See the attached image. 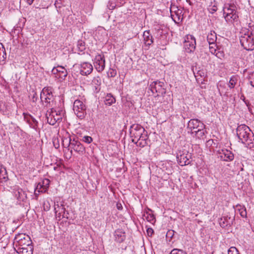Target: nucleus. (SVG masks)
Listing matches in <instances>:
<instances>
[{"mask_svg":"<svg viewBox=\"0 0 254 254\" xmlns=\"http://www.w3.org/2000/svg\"><path fill=\"white\" fill-rule=\"evenodd\" d=\"M205 125L198 119H193L190 120L188 123L187 128L189 129L188 132L197 130L198 128H204Z\"/></svg>","mask_w":254,"mask_h":254,"instance_id":"nucleus-9","label":"nucleus"},{"mask_svg":"<svg viewBox=\"0 0 254 254\" xmlns=\"http://www.w3.org/2000/svg\"><path fill=\"white\" fill-rule=\"evenodd\" d=\"M73 110L75 114L80 119H83L86 114L85 105L79 100H76L74 102Z\"/></svg>","mask_w":254,"mask_h":254,"instance_id":"nucleus-5","label":"nucleus"},{"mask_svg":"<svg viewBox=\"0 0 254 254\" xmlns=\"http://www.w3.org/2000/svg\"><path fill=\"white\" fill-rule=\"evenodd\" d=\"M251 129L245 125H241L238 126L236 131L237 135L243 143L247 142L250 135Z\"/></svg>","mask_w":254,"mask_h":254,"instance_id":"nucleus-4","label":"nucleus"},{"mask_svg":"<svg viewBox=\"0 0 254 254\" xmlns=\"http://www.w3.org/2000/svg\"><path fill=\"white\" fill-rule=\"evenodd\" d=\"M94 65L95 69L99 72H102L105 67V60L103 55L98 54L96 56Z\"/></svg>","mask_w":254,"mask_h":254,"instance_id":"nucleus-12","label":"nucleus"},{"mask_svg":"<svg viewBox=\"0 0 254 254\" xmlns=\"http://www.w3.org/2000/svg\"><path fill=\"white\" fill-rule=\"evenodd\" d=\"M149 88L153 94L158 93L157 96L160 94L163 95L166 93L164 83L158 80L152 82L150 84Z\"/></svg>","mask_w":254,"mask_h":254,"instance_id":"nucleus-8","label":"nucleus"},{"mask_svg":"<svg viewBox=\"0 0 254 254\" xmlns=\"http://www.w3.org/2000/svg\"><path fill=\"white\" fill-rule=\"evenodd\" d=\"M241 46L247 51H252L254 49V38L252 32L243 34L240 37Z\"/></svg>","mask_w":254,"mask_h":254,"instance_id":"nucleus-2","label":"nucleus"},{"mask_svg":"<svg viewBox=\"0 0 254 254\" xmlns=\"http://www.w3.org/2000/svg\"><path fill=\"white\" fill-rule=\"evenodd\" d=\"M23 115L24 116V118L26 119V117L25 116H26V114L24 113H23Z\"/></svg>","mask_w":254,"mask_h":254,"instance_id":"nucleus-62","label":"nucleus"},{"mask_svg":"<svg viewBox=\"0 0 254 254\" xmlns=\"http://www.w3.org/2000/svg\"><path fill=\"white\" fill-rule=\"evenodd\" d=\"M62 216L63 218H66V219H69V213L67 211H65V212H64V214H63Z\"/></svg>","mask_w":254,"mask_h":254,"instance_id":"nucleus-52","label":"nucleus"},{"mask_svg":"<svg viewBox=\"0 0 254 254\" xmlns=\"http://www.w3.org/2000/svg\"><path fill=\"white\" fill-rule=\"evenodd\" d=\"M8 179V176L6 169L2 166H0V182H6Z\"/></svg>","mask_w":254,"mask_h":254,"instance_id":"nucleus-26","label":"nucleus"},{"mask_svg":"<svg viewBox=\"0 0 254 254\" xmlns=\"http://www.w3.org/2000/svg\"><path fill=\"white\" fill-rule=\"evenodd\" d=\"M28 235H25L24 234H18L16 235L14 238V245L15 246L17 244L19 243L20 241L24 239Z\"/></svg>","mask_w":254,"mask_h":254,"instance_id":"nucleus-34","label":"nucleus"},{"mask_svg":"<svg viewBox=\"0 0 254 254\" xmlns=\"http://www.w3.org/2000/svg\"><path fill=\"white\" fill-rule=\"evenodd\" d=\"M184 48L187 53H191L196 48V40L195 37L191 35L186 36L184 40Z\"/></svg>","mask_w":254,"mask_h":254,"instance_id":"nucleus-6","label":"nucleus"},{"mask_svg":"<svg viewBox=\"0 0 254 254\" xmlns=\"http://www.w3.org/2000/svg\"><path fill=\"white\" fill-rule=\"evenodd\" d=\"M32 242L30 238L28 236L26 237L22 241H20L19 243L17 244L15 246L17 247L18 246L25 245L26 247L33 246L32 245Z\"/></svg>","mask_w":254,"mask_h":254,"instance_id":"nucleus-30","label":"nucleus"},{"mask_svg":"<svg viewBox=\"0 0 254 254\" xmlns=\"http://www.w3.org/2000/svg\"><path fill=\"white\" fill-rule=\"evenodd\" d=\"M14 250L18 254H33V246L27 247L26 248L24 247L14 248Z\"/></svg>","mask_w":254,"mask_h":254,"instance_id":"nucleus-18","label":"nucleus"},{"mask_svg":"<svg viewBox=\"0 0 254 254\" xmlns=\"http://www.w3.org/2000/svg\"><path fill=\"white\" fill-rule=\"evenodd\" d=\"M251 86L254 87V71L248 73L247 77Z\"/></svg>","mask_w":254,"mask_h":254,"instance_id":"nucleus-38","label":"nucleus"},{"mask_svg":"<svg viewBox=\"0 0 254 254\" xmlns=\"http://www.w3.org/2000/svg\"><path fill=\"white\" fill-rule=\"evenodd\" d=\"M115 102L116 99L111 93H108L105 97L104 102L106 105L111 106Z\"/></svg>","mask_w":254,"mask_h":254,"instance_id":"nucleus-25","label":"nucleus"},{"mask_svg":"<svg viewBox=\"0 0 254 254\" xmlns=\"http://www.w3.org/2000/svg\"><path fill=\"white\" fill-rule=\"evenodd\" d=\"M193 73L196 80H198V77H202L206 76V72L203 69L197 70L196 73L193 71Z\"/></svg>","mask_w":254,"mask_h":254,"instance_id":"nucleus-36","label":"nucleus"},{"mask_svg":"<svg viewBox=\"0 0 254 254\" xmlns=\"http://www.w3.org/2000/svg\"><path fill=\"white\" fill-rule=\"evenodd\" d=\"M35 190L37 191L38 192V190H43V187L41 185V183H39L37 184L36 187L35 188Z\"/></svg>","mask_w":254,"mask_h":254,"instance_id":"nucleus-50","label":"nucleus"},{"mask_svg":"<svg viewBox=\"0 0 254 254\" xmlns=\"http://www.w3.org/2000/svg\"><path fill=\"white\" fill-rule=\"evenodd\" d=\"M237 80V79L236 76H232L229 80V87L231 88H233L236 84Z\"/></svg>","mask_w":254,"mask_h":254,"instance_id":"nucleus-39","label":"nucleus"},{"mask_svg":"<svg viewBox=\"0 0 254 254\" xmlns=\"http://www.w3.org/2000/svg\"><path fill=\"white\" fill-rule=\"evenodd\" d=\"M78 49L80 51H83L85 49V42L82 41H78L77 45Z\"/></svg>","mask_w":254,"mask_h":254,"instance_id":"nucleus-41","label":"nucleus"},{"mask_svg":"<svg viewBox=\"0 0 254 254\" xmlns=\"http://www.w3.org/2000/svg\"><path fill=\"white\" fill-rule=\"evenodd\" d=\"M39 193L40 192H38L37 191H36V190H35V191H34V195H35V197H36V199H37V197H38V196L39 195Z\"/></svg>","mask_w":254,"mask_h":254,"instance_id":"nucleus-56","label":"nucleus"},{"mask_svg":"<svg viewBox=\"0 0 254 254\" xmlns=\"http://www.w3.org/2000/svg\"><path fill=\"white\" fill-rule=\"evenodd\" d=\"M15 196L20 201H24L27 198V194L22 189H18L15 192Z\"/></svg>","mask_w":254,"mask_h":254,"instance_id":"nucleus-22","label":"nucleus"},{"mask_svg":"<svg viewBox=\"0 0 254 254\" xmlns=\"http://www.w3.org/2000/svg\"><path fill=\"white\" fill-rule=\"evenodd\" d=\"M29 98H30V101L34 103H36L38 100V95L37 93L34 91L32 90L30 93Z\"/></svg>","mask_w":254,"mask_h":254,"instance_id":"nucleus-35","label":"nucleus"},{"mask_svg":"<svg viewBox=\"0 0 254 254\" xmlns=\"http://www.w3.org/2000/svg\"><path fill=\"white\" fill-rule=\"evenodd\" d=\"M110 7L109 8L111 9H113L114 8H115V6L114 5H110Z\"/></svg>","mask_w":254,"mask_h":254,"instance_id":"nucleus-60","label":"nucleus"},{"mask_svg":"<svg viewBox=\"0 0 254 254\" xmlns=\"http://www.w3.org/2000/svg\"><path fill=\"white\" fill-rule=\"evenodd\" d=\"M114 240L119 243L123 242L126 239L125 232L122 229H117L114 233Z\"/></svg>","mask_w":254,"mask_h":254,"instance_id":"nucleus-17","label":"nucleus"},{"mask_svg":"<svg viewBox=\"0 0 254 254\" xmlns=\"http://www.w3.org/2000/svg\"><path fill=\"white\" fill-rule=\"evenodd\" d=\"M187 2L189 3L190 5H192V3L190 1V0H186Z\"/></svg>","mask_w":254,"mask_h":254,"instance_id":"nucleus-59","label":"nucleus"},{"mask_svg":"<svg viewBox=\"0 0 254 254\" xmlns=\"http://www.w3.org/2000/svg\"><path fill=\"white\" fill-rule=\"evenodd\" d=\"M29 118L26 119L27 122L29 124L30 127L36 129L38 127V122L30 115H29Z\"/></svg>","mask_w":254,"mask_h":254,"instance_id":"nucleus-27","label":"nucleus"},{"mask_svg":"<svg viewBox=\"0 0 254 254\" xmlns=\"http://www.w3.org/2000/svg\"><path fill=\"white\" fill-rule=\"evenodd\" d=\"M206 133L205 127L204 128H198L197 130H193V131L190 132L191 135L194 134V136L198 138H203Z\"/></svg>","mask_w":254,"mask_h":254,"instance_id":"nucleus-23","label":"nucleus"},{"mask_svg":"<svg viewBox=\"0 0 254 254\" xmlns=\"http://www.w3.org/2000/svg\"><path fill=\"white\" fill-rule=\"evenodd\" d=\"M215 55L217 58L220 59L224 58L225 55L224 52L222 51H220L219 49H217Z\"/></svg>","mask_w":254,"mask_h":254,"instance_id":"nucleus-44","label":"nucleus"},{"mask_svg":"<svg viewBox=\"0 0 254 254\" xmlns=\"http://www.w3.org/2000/svg\"><path fill=\"white\" fill-rule=\"evenodd\" d=\"M59 68V78L62 79H64L67 74V72L64 67L62 66H59L58 67Z\"/></svg>","mask_w":254,"mask_h":254,"instance_id":"nucleus-32","label":"nucleus"},{"mask_svg":"<svg viewBox=\"0 0 254 254\" xmlns=\"http://www.w3.org/2000/svg\"><path fill=\"white\" fill-rule=\"evenodd\" d=\"M219 153L221 159L224 161L230 162L234 158L233 153L227 149H222L221 151H219Z\"/></svg>","mask_w":254,"mask_h":254,"instance_id":"nucleus-16","label":"nucleus"},{"mask_svg":"<svg viewBox=\"0 0 254 254\" xmlns=\"http://www.w3.org/2000/svg\"><path fill=\"white\" fill-rule=\"evenodd\" d=\"M92 65L88 62H83L80 64V73L82 75H88L93 71Z\"/></svg>","mask_w":254,"mask_h":254,"instance_id":"nucleus-15","label":"nucleus"},{"mask_svg":"<svg viewBox=\"0 0 254 254\" xmlns=\"http://www.w3.org/2000/svg\"><path fill=\"white\" fill-rule=\"evenodd\" d=\"M217 40L216 33L214 31H210L207 36V41L209 45H212L216 46L215 42Z\"/></svg>","mask_w":254,"mask_h":254,"instance_id":"nucleus-20","label":"nucleus"},{"mask_svg":"<svg viewBox=\"0 0 254 254\" xmlns=\"http://www.w3.org/2000/svg\"><path fill=\"white\" fill-rule=\"evenodd\" d=\"M116 207H117V208L119 210H121L123 209L122 205L121 203H120V202H117V203L116 204Z\"/></svg>","mask_w":254,"mask_h":254,"instance_id":"nucleus-51","label":"nucleus"},{"mask_svg":"<svg viewBox=\"0 0 254 254\" xmlns=\"http://www.w3.org/2000/svg\"><path fill=\"white\" fill-rule=\"evenodd\" d=\"M147 235L149 237H151L154 233V230L151 228H148L146 231Z\"/></svg>","mask_w":254,"mask_h":254,"instance_id":"nucleus-49","label":"nucleus"},{"mask_svg":"<svg viewBox=\"0 0 254 254\" xmlns=\"http://www.w3.org/2000/svg\"><path fill=\"white\" fill-rule=\"evenodd\" d=\"M34 0H26L27 3L29 4V5H31L32 4V3L33 2Z\"/></svg>","mask_w":254,"mask_h":254,"instance_id":"nucleus-54","label":"nucleus"},{"mask_svg":"<svg viewBox=\"0 0 254 254\" xmlns=\"http://www.w3.org/2000/svg\"><path fill=\"white\" fill-rule=\"evenodd\" d=\"M208 9L210 13H213L217 11V6L214 5L213 6H210Z\"/></svg>","mask_w":254,"mask_h":254,"instance_id":"nucleus-48","label":"nucleus"},{"mask_svg":"<svg viewBox=\"0 0 254 254\" xmlns=\"http://www.w3.org/2000/svg\"><path fill=\"white\" fill-rule=\"evenodd\" d=\"M117 75V70L116 69L110 68L107 72V75L109 77H114Z\"/></svg>","mask_w":254,"mask_h":254,"instance_id":"nucleus-40","label":"nucleus"},{"mask_svg":"<svg viewBox=\"0 0 254 254\" xmlns=\"http://www.w3.org/2000/svg\"><path fill=\"white\" fill-rule=\"evenodd\" d=\"M50 180L48 179H44L41 183L43 187V190H38V192H45L49 188L50 185Z\"/></svg>","mask_w":254,"mask_h":254,"instance_id":"nucleus-31","label":"nucleus"},{"mask_svg":"<svg viewBox=\"0 0 254 254\" xmlns=\"http://www.w3.org/2000/svg\"><path fill=\"white\" fill-rule=\"evenodd\" d=\"M210 141H211V142H213V140H209L208 141V142H210Z\"/></svg>","mask_w":254,"mask_h":254,"instance_id":"nucleus-63","label":"nucleus"},{"mask_svg":"<svg viewBox=\"0 0 254 254\" xmlns=\"http://www.w3.org/2000/svg\"><path fill=\"white\" fill-rule=\"evenodd\" d=\"M92 84L95 85V89H97L101 84L100 78L99 76L94 77L92 81Z\"/></svg>","mask_w":254,"mask_h":254,"instance_id":"nucleus-37","label":"nucleus"},{"mask_svg":"<svg viewBox=\"0 0 254 254\" xmlns=\"http://www.w3.org/2000/svg\"><path fill=\"white\" fill-rule=\"evenodd\" d=\"M233 219H231L230 217L224 216L219 219V223L221 227L225 228L228 225H230Z\"/></svg>","mask_w":254,"mask_h":254,"instance_id":"nucleus-21","label":"nucleus"},{"mask_svg":"<svg viewBox=\"0 0 254 254\" xmlns=\"http://www.w3.org/2000/svg\"><path fill=\"white\" fill-rule=\"evenodd\" d=\"M52 72L54 74H59V68H56L55 67H54L52 70Z\"/></svg>","mask_w":254,"mask_h":254,"instance_id":"nucleus-53","label":"nucleus"},{"mask_svg":"<svg viewBox=\"0 0 254 254\" xmlns=\"http://www.w3.org/2000/svg\"><path fill=\"white\" fill-rule=\"evenodd\" d=\"M223 14L226 21L232 22L237 19L238 15L234 4H226L223 8Z\"/></svg>","mask_w":254,"mask_h":254,"instance_id":"nucleus-3","label":"nucleus"},{"mask_svg":"<svg viewBox=\"0 0 254 254\" xmlns=\"http://www.w3.org/2000/svg\"><path fill=\"white\" fill-rule=\"evenodd\" d=\"M170 12L173 19V16H174L173 13H174L178 17L179 19L180 17L182 15V10L179 9L178 7L174 4L171 5L170 7Z\"/></svg>","mask_w":254,"mask_h":254,"instance_id":"nucleus-24","label":"nucleus"},{"mask_svg":"<svg viewBox=\"0 0 254 254\" xmlns=\"http://www.w3.org/2000/svg\"><path fill=\"white\" fill-rule=\"evenodd\" d=\"M55 211L56 215L61 216L62 215L64 212H65V208L64 206L61 204L60 206L59 204L55 205Z\"/></svg>","mask_w":254,"mask_h":254,"instance_id":"nucleus-29","label":"nucleus"},{"mask_svg":"<svg viewBox=\"0 0 254 254\" xmlns=\"http://www.w3.org/2000/svg\"><path fill=\"white\" fill-rule=\"evenodd\" d=\"M173 231H169L167 234V236H168V235H170V234H171Z\"/></svg>","mask_w":254,"mask_h":254,"instance_id":"nucleus-61","label":"nucleus"},{"mask_svg":"<svg viewBox=\"0 0 254 254\" xmlns=\"http://www.w3.org/2000/svg\"><path fill=\"white\" fill-rule=\"evenodd\" d=\"M143 37L145 45L149 46L153 43V37L150 34L149 30L144 31Z\"/></svg>","mask_w":254,"mask_h":254,"instance_id":"nucleus-19","label":"nucleus"},{"mask_svg":"<svg viewBox=\"0 0 254 254\" xmlns=\"http://www.w3.org/2000/svg\"><path fill=\"white\" fill-rule=\"evenodd\" d=\"M82 141L87 143H90L92 141V138L89 136H84L82 138Z\"/></svg>","mask_w":254,"mask_h":254,"instance_id":"nucleus-46","label":"nucleus"},{"mask_svg":"<svg viewBox=\"0 0 254 254\" xmlns=\"http://www.w3.org/2000/svg\"><path fill=\"white\" fill-rule=\"evenodd\" d=\"M228 254H239L238 251L235 247H231L228 251Z\"/></svg>","mask_w":254,"mask_h":254,"instance_id":"nucleus-45","label":"nucleus"},{"mask_svg":"<svg viewBox=\"0 0 254 254\" xmlns=\"http://www.w3.org/2000/svg\"><path fill=\"white\" fill-rule=\"evenodd\" d=\"M144 218L149 222L151 224H154L156 222L155 217L154 214L149 213L148 212H146L143 214Z\"/></svg>","mask_w":254,"mask_h":254,"instance_id":"nucleus-28","label":"nucleus"},{"mask_svg":"<svg viewBox=\"0 0 254 254\" xmlns=\"http://www.w3.org/2000/svg\"><path fill=\"white\" fill-rule=\"evenodd\" d=\"M68 147H70L80 154H83L85 152V147L78 140L75 139L71 140V139L69 138Z\"/></svg>","mask_w":254,"mask_h":254,"instance_id":"nucleus-11","label":"nucleus"},{"mask_svg":"<svg viewBox=\"0 0 254 254\" xmlns=\"http://www.w3.org/2000/svg\"><path fill=\"white\" fill-rule=\"evenodd\" d=\"M191 154L188 151L183 152L177 156V160L181 166H185L190 163Z\"/></svg>","mask_w":254,"mask_h":254,"instance_id":"nucleus-10","label":"nucleus"},{"mask_svg":"<svg viewBox=\"0 0 254 254\" xmlns=\"http://www.w3.org/2000/svg\"><path fill=\"white\" fill-rule=\"evenodd\" d=\"M3 49H5V48L2 43H0V51L3 50Z\"/></svg>","mask_w":254,"mask_h":254,"instance_id":"nucleus-57","label":"nucleus"},{"mask_svg":"<svg viewBox=\"0 0 254 254\" xmlns=\"http://www.w3.org/2000/svg\"><path fill=\"white\" fill-rule=\"evenodd\" d=\"M19 247H24V248H26L27 247L25 245H22V246H17V247H16L15 246L14 248H16V249H17V248H19Z\"/></svg>","mask_w":254,"mask_h":254,"instance_id":"nucleus-58","label":"nucleus"},{"mask_svg":"<svg viewBox=\"0 0 254 254\" xmlns=\"http://www.w3.org/2000/svg\"><path fill=\"white\" fill-rule=\"evenodd\" d=\"M40 100L41 102L45 103V107L47 108L52 107L54 97L53 95V89L51 87H44L42 89L40 94Z\"/></svg>","mask_w":254,"mask_h":254,"instance_id":"nucleus-1","label":"nucleus"},{"mask_svg":"<svg viewBox=\"0 0 254 254\" xmlns=\"http://www.w3.org/2000/svg\"><path fill=\"white\" fill-rule=\"evenodd\" d=\"M149 141V137L148 136L147 132L146 133L143 134L141 136L139 137L138 138L132 139L131 141L135 144L137 146H139L141 148H143L146 146L148 144V141Z\"/></svg>","mask_w":254,"mask_h":254,"instance_id":"nucleus-14","label":"nucleus"},{"mask_svg":"<svg viewBox=\"0 0 254 254\" xmlns=\"http://www.w3.org/2000/svg\"><path fill=\"white\" fill-rule=\"evenodd\" d=\"M236 207L238 208V210L239 211L240 215L243 218H246L247 213L246 207L240 204L237 205Z\"/></svg>","mask_w":254,"mask_h":254,"instance_id":"nucleus-33","label":"nucleus"},{"mask_svg":"<svg viewBox=\"0 0 254 254\" xmlns=\"http://www.w3.org/2000/svg\"><path fill=\"white\" fill-rule=\"evenodd\" d=\"M72 149H71V150H70V152H71V154H72Z\"/></svg>","mask_w":254,"mask_h":254,"instance_id":"nucleus-64","label":"nucleus"},{"mask_svg":"<svg viewBox=\"0 0 254 254\" xmlns=\"http://www.w3.org/2000/svg\"><path fill=\"white\" fill-rule=\"evenodd\" d=\"M170 254H187V252L183 250L174 249L171 251Z\"/></svg>","mask_w":254,"mask_h":254,"instance_id":"nucleus-42","label":"nucleus"},{"mask_svg":"<svg viewBox=\"0 0 254 254\" xmlns=\"http://www.w3.org/2000/svg\"><path fill=\"white\" fill-rule=\"evenodd\" d=\"M46 117L47 123L52 126L55 125L56 123L61 119V118L59 117L56 111H54L53 108L50 109V111H47Z\"/></svg>","mask_w":254,"mask_h":254,"instance_id":"nucleus-13","label":"nucleus"},{"mask_svg":"<svg viewBox=\"0 0 254 254\" xmlns=\"http://www.w3.org/2000/svg\"><path fill=\"white\" fill-rule=\"evenodd\" d=\"M54 145L55 146V147L56 148V149H58L59 147H60V144L59 143H55V141H54Z\"/></svg>","mask_w":254,"mask_h":254,"instance_id":"nucleus-55","label":"nucleus"},{"mask_svg":"<svg viewBox=\"0 0 254 254\" xmlns=\"http://www.w3.org/2000/svg\"><path fill=\"white\" fill-rule=\"evenodd\" d=\"M6 59V53L5 49L0 51V60L4 61Z\"/></svg>","mask_w":254,"mask_h":254,"instance_id":"nucleus-43","label":"nucleus"},{"mask_svg":"<svg viewBox=\"0 0 254 254\" xmlns=\"http://www.w3.org/2000/svg\"><path fill=\"white\" fill-rule=\"evenodd\" d=\"M147 132L144 128L139 124H133L129 128L130 137L132 139L138 138L139 137Z\"/></svg>","mask_w":254,"mask_h":254,"instance_id":"nucleus-7","label":"nucleus"},{"mask_svg":"<svg viewBox=\"0 0 254 254\" xmlns=\"http://www.w3.org/2000/svg\"><path fill=\"white\" fill-rule=\"evenodd\" d=\"M215 47V46L212 45H209V51L212 54H215L217 51V49H216Z\"/></svg>","mask_w":254,"mask_h":254,"instance_id":"nucleus-47","label":"nucleus"}]
</instances>
